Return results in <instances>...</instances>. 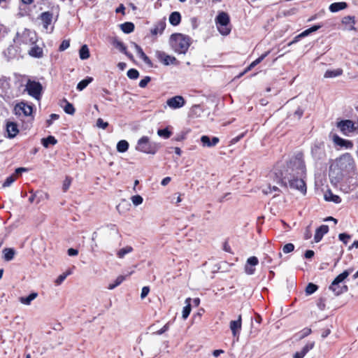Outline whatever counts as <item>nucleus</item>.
I'll list each match as a JSON object with an SVG mask.
<instances>
[{
	"mask_svg": "<svg viewBox=\"0 0 358 358\" xmlns=\"http://www.w3.org/2000/svg\"><path fill=\"white\" fill-rule=\"evenodd\" d=\"M131 201H132L133 204L135 206H137L141 205L143 203V199L141 195L137 194V195L132 196L131 197Z\"/></svg>",
	"mask_w": 358,
	"mask_h": 358,
	"instance_id": "43",
	"label": "nucleus"
},
{
	"mask_svg": "<svg viewBox=\"0 0 358 358\" xmlns=\"http://www.w3.org/2000/svg\"><path fill=\"white\" fill-rule=\"evenodd\" d=\"M354 160L349 155H343L337 162V166L343 171H350L354 168Z\"/></svg>",
	"mask_w": 358,
	"mask_h": 358,
	"instance_id": "8",
	"label": "nucleus"
},
{
	"mask_svg": "<svg viewBox=\"0 0 358 358\" xmlns=\"http://www.w3.org/2000/svg\"><path fill=\"white\" fill-rule=\"evenodd\" d=\"M39 19L41 20L43 28L48 31V27L52 21V13L49 11L43 12L40 15Z\"/></svg>",
	"mask_w": 358,
	"mask_h": 358,
	"instance_id": "14",
	"label": "nucleus"
},
{
	"mask_svg": "<svg viewBox=\"0 0 358 358\" xmlns=\"http://www.w3.org/2000/svg\"><path fill=\"white\" fill-rule=\"evenodd\" d=\"M150 292V288L149 287H143L142 288V291H141V299H144L145 296H147V295Z\"/></svg>",
	"mask_w": 358,
	"mask_h": 358,
	"instance_id": "56",
	"label": "nucleus"
},
{
	"mask_svg": "<svg viewBox=\"0 0 358 358\" xmlns=\"http://www.w3.org/2000/svg\"><path fill=\"white\" fill-rule=\"evenodd\" d=\"M43 87L38 82L29 80L25 85V90L32 97L39 100L41 95Z\"/></svg>",
	"mask_w": 358,
	"mask_h": 358,
	"instance_id": "6",
	"label": "nucleus"
},
{
	"mask_svg": "<svg viewBox=\"0 0 358 358\" xmlns=\"http://www.w3.org/2000/svg\"><path fill=\"white\" fill-rule=\"evenodd\" d=\"M329 231V227L327 225H322L316 229L314 240L316 243L320 242L323 236L326 234Z\"/></svg>",
	"mask_w": 358,
	"mask_h": 358,
	"instance_id": "19",
	"label": "nucleus"
},
{
	"mask_svg": "<svg viewBox=\"0 0 358 358\" xmlns=\"http://www.w3.org/2000/svg\"><path fill=\"white\" fill-rule=\"evenodd\" d=\"M350 271L348 270L344 271L342 273L339 274L331 282L332 287H335V285L341 284L343 280L350 275Z\"/></svg>",
	"mask_w": 358,
	"mask_h": 358,
	"instance_id": "28",
	"label": "nucleus"
},
{
	"mask_svg": "<svg viewBox=\"0 0 358 358\" xmlns=\"http://www.w3.org/2000/svg\"><path fill=\"white\" fill-rule=\"evenodd\" d=\"M169 329V322L166 323L162 329L158 330L156 332V334L158 335H161V334H164V332H166V331H168Z\"/></svg>",
	"mask_w": 358,
	"mask_h": 358,
	"instance_id": "57",
	"label": "nucleus"
},
{
	"mask_svg": "<svg viewBox=\"0 0 358 358\" xmlns=\"http://www.w3.org/2000/svg\"><path fill=\"white\" fill-rule=\"evenodd\" d=\"M80 58L83 60L90 57V50L87 45H83L79 50Z\"/></svg>",
	"mask_w": 358,
	"mask_h": 358,
	"instance_id": "33",
	"label": "nucleus"
},
{
	"mask_svg": "<svg viewBox=\"0 0 358 358\" xmlns=\"http://www.w3.org/2000/svg\"><path fill=\"white\" fill-rule=\"evenodd\" d=\"M16 180L15 174L8 177L3 184V187H7L11 185V184Z\"/></svg>",
	"mask_w": 358,
	"mask_h": 358,
	"instance_id": "46",
	"label": "nucleus"
},
{
	"mask_svg": "<svg viewBox=\"0 0 358 358\" xmlns=\"http://www.w3.org/2000/svg\"><path fill=\"white\" fill-rule=\"evenodd\" d=\"M329 289L331 290L335 295L338 296L344 292H346L348 291V287L345 285H335L334 287H332V283L329 286Z\"/></svg>",
	"mask_w": 358,
	"mask_h": 358,
	"instance_id": "26",
	"label": "nucleus"
},
{
	"mask_svg": "<svg viewBox=\"0 0 358 358\" xmlns=\"http://www.w3.org/2000/svg\"><path fill=\"white\" fill-rule=\"evenodd\" d=\"M133 251L134 248L131 245H127L117 250L116 256L117 257V258L122 259L127 255L132 252Z\"/></svg>",
	"mask_w": 358,
	"mask_h": 358,
	"instance_id": "25",
	"label": "nucleus"
},
{
	"mask_svg": "<svg viewBox=\"0 0 358 358\" xmlns=\"http://www.w3.org/2000/svg\"><path fill=\"white\" fill-rule=\"evenodd\" d=\"M269 54V51L268 52H266L265 53L262 54L259 57H258L257 59H256L255 61H253L252 62V66H257V64H259L260 62H262V61H263V59Z\"/></svg>",
	"mask_w": 358,
	"mask_h": 358,
	"instance_id": "48",
	"label": "nucleus"
},
{
	"mask_svg": "<svg viewBox=\"0 0 358 358\" xmlns=\"http://www.w3.org/2000/svg\"><path fill=\"white\" fill-rule=\"evenodd\" d=\"M66 105L64 107V110L65 113L69 115H73L75 113V108L71 103L68 102L67 101H65Z\"/></svg>",
	"mask_w": 358,
	"mask_h": 358,
	"instance_id": "42",
	"label": "nucleus"
},
{
	"mask_svg": "<svg viewBox=\"0 0 358 358\" xmlns=\"http://www.w3.org/2000/svg\"><path fill=\"white\" fill-rule=\"evenodd\" d=\"M340 241L343 242L344 244H347L348 240L350 238V236L347 234H340L338 236Z\"/></svg>",
	"mask_w": 358,
	"mask_h": 358,
	"instance_id": "52",
	"label": "nucleus"
},
{
	"mask_svg": "<svg viewBox=\"0 0 358 358\" xmlns=\"http://www.w3.org/2000/svg\"><path fill=\"white\" fill-rule=\"evenodd\" d=\"M132 44L134 46L138 56H141L143 54H144L143 49L138 45H137L136 43H132Z\"/></svg>",
	"mask_w": 358,
	"mask_h": 358,
	"instance_id": "58",
	"label": "nucleus"
},
{
	"mask_svg": "<svg viewBox=\"0 0 358 358\" xmlns=\"http://www.w3.org/2000/svg\"><path fill=\"white\" fill-rule=\"evenodd\" d=\"M127 76L130 78V79H137L139 76V73L138 71L135 69H129L128 71H127Z\"/></svg>",
	"mask_w": 358,
	"mask_h": 358,
	"instance_id": "44",
	"label": "nucleus"
},
{
	"mask_svg": "<svg viewBox=\"0 0 358 358\" xmlns=\"http://www.w3.org/2000/svg\"><path fill=\"white\" fill-rule=\"evenodd\" d=\"M161 148L159 143L151 141L150 138L145 136H142L138 140L136 145V150L149 155H155Z\"/></svg>",
	"mask_w": 358,
	"mask_h": 358,
	"instance_id": "3",
	"label": "nucleus"
},
{
	"mask_svg": "<svg viewBox=\"0 0 358 358\" xmlns=\"http://www.w3.org/2000/svg\"><path fill=\"white\" fill-rule=\"evenodd\" d=\"M38 293L37 292H31L29 296H21L19 298V301L25 306H29L31 305V302L36 299L38 297Z\"/></svg>",
	"mask_w": 358,
	"mask_h": 358,
	"instance_id": "23",
	"label": "nucleus"
},
{
	"mask_svg": "<svg viewBox=\"0 0 358 358\" xmlns=\"http://www.w3.org/2000/svg\"><path fill=\"white\" fill-rule=\"evenodd\" d=\"M157 57L164 62L165 65H169L170 64H173L176 59L174 57H171L169 55H167L164 52L157 51L156 52Z\"/></svg>",
	"mask_w": 358,
	"mask_h": 358,
	"instance_id": "17",
	"label": "nucleus"
},
{
	"mask_svg": "<svg viewBox=\"0 0 358 358\" xmlns=\"http://www.w3.org/2000/svg\"><path fill=\"white\" fill-rule=\"evenodd\" d=\"M166 27V22L164 20H159L157 22L154 27L151 29L150 32L152 35L156 36L157 34H162Z\"/></svg>",
	"mask_w": 358,
	"mask_h": 358,
	"instance_id": "20",
	"label": "nucleus"
},
{
	"mask_svg": "<svg viewBox=\"0 0 358 358\" xmlns=\"http://www.w3.org/2000/svg\"><path fill=\"white\" fill-rule=\"evenodd\" d=\"M150 81V78L149 76H145L143 79H142L139 82V87H141L142 88L145 87Z\"/></svg>",
	"mask_w": 358,
	"mask_h": 358,
	"instance_id": "53",
	"label": "nucleus"
},
{
	"mask_svg": "<svg viewBox=\"0 0 358 358\" xmlns=\"http://www.w3.org/2000/svg\"><path fill=\"white\" fill-rule=\"evenodd\" d=\"M67 253L69 256H76L78 254V250L74 248H69L67 250Z\"/></svg>",
	"mask_w": 358,
	"mask_h": 358,
	"instance_id": "61",
	"label": "nucleus"
},
{
	"mask_svg": "<svg viewBox=\"0 0 358 358\" xmlns=\"http://www.w3.org/2000/svg\"><path fill=\"white\" fill-rule=\"evenodd\" d=\"M157 134L159 136L164 138L168 139L171 137L172 133L169 130L168 128H165L163 129H158L157 130Z\"/></svg>",
	"mask_w": 358,
	"mask_h": 358,
	"instance_id": "41",
	"label": "nucleus"
},
{
	"mask_svg": "<svg viewBox=\"0 0 358 358\" xmlns=\"http://www.w3.org/2000/svg\"><path fill=\"white\" fill-rule=\"evenodd\" d=\"M229 22V16L225 12H221L217 16L215 19L216 25L222 35L227 36L230 33Z\"/></svg>",
	"mask_w": 358,
	"mask_h": 358,
	"instance_id": "5",
	"label": "nucleus"
},
{
	"mask_svg": "<svg viewBox=\"0 0 358 358\" xmlns=\"http://www.w3.org/2000/svg\"><path fill=\"white\" fill-rule=\"evenodd\" d=\"M13 41L17 45H34L37 41V37L34 31L24 29L17 33Z\"/></svg>",
	"mask_w": 358,
	"mask_h": 358,
	"instance_id": "4",
	"label": "nucleus"
},
{
	"mask_svg": "<svg viewBox=\"0 0 358 358\" xmlns=\"http://www.w3.org/2000/svg\"><path fill=\"white\" fill-rule=\"evenodd\" d=\"M113 44L120 52H123L129 59L132 61L134 60V56L132 55V54L127 51V48L122 42L118 40H115Z\"/></svg>",
	"mask_w": 358,
	"mask_h": 358,
	"instance_id": "21",
	"label": "nucleus"
},
{
	"mask_svg": "<svg viewBox=\"0 0 358 358\" xmlns=\"http://www.w3.org/2000/svg\"><path fill=\"white\" fill-rule=\"evenodd\" d=\"M166 104L172 109L182 108L185 104V101L182 96H175L166 101Z\"/></svg>",
	"mask_w": 358,
	"mask_h": 358,
	"instance_id": "9",
	"label": "nucleus"
},
{
	"mask_svg": "<svg viewBox=\"0 0 358 358\" xmlns=\"http://www.w3.org/2000/svg\"><path fill=\"white\" fill-rule=\"evenodd\" d=\"M169 43L174 52L185 54L191 45V38L182 34L176 33L171 36Z\"/></svg>",
	"mask_w": 358,
	"mask_h": 358,
	"instance_id": "2",
	"label": "nucleus"
},
{
	"mask_svg": "<svg viewBox=\"0 0 358 358\" xmlns=\"http://www.w3.org/2000/svg\"><path fill=\"white\" fill-rule=\"evenodd\" d=\"M314 346H315L314 341H308L300 351L294 353V355H293V357L294 358H303L306 356V355L314 348Z\"/></svg>",
	"mask_w": 358,
	"mask_h": 358,
	"instance_id": "13",
	"label": "nucleus"
},
{
	"mask_svg": "<svg viewBox=\"0 0 358 358\" xmlns=\"http://www.w3.org/2000/svg\"><path fill=\"white\" fill-rule=\"evenodd\" d=\"M59 118V115L57 114H51L50 116V119L47 120V123L48 125H50L53 120H57Z\"/></svg>",
	"mask_w": 358,
	"mask_h": 358,
	"instance_id": "60",
	"label": "nucleus"
},
{
	"mask_svg": "<svg viewBox=\"0 0 358 358\" xmlns=\"http://www.w3.org/2000/svg\"><path fill=\"white\" fill-rule=\"evenodd\" d=\"M220 141V139L219 138L217 137H213L211 139L210 138V137L208 136H202L201 137V142L202 143V145L203 147H208V148H211V147H214Z\"/></svg>",
	"mask_w": 358,
	"mask_h": 358,
	"instance_id": "16",
	"label": "nucleus"
},
{
	"mask_svg": "<svg viewBox=\"0 0 358 358\" xmlns=\"http://www.w3.org/2000/svg\"><path fill=\"white\" fill-rule=\"evenodd\" d=\"M348 7V4L346 2L341 1V2H336L331 3L329 9L331 13H336L340 10H344Z\"/></svg>",
	"mask_w": 358,
	"mask_h": 358,
	"instance_id": "24",
	"label": "nucleus"
},
{
	"mask_svg": "<svg viewBox=\"0 0 358 358\" xmlns=\"http://www.w3.org/2000/svg\"><path fill=\"white\" fill-rule=\"evenodd\" d=\"M241 315H240L236 320L230 322V329L234 336H238L241 329Z\"/></svg>",
	"mask_w": 358,
	"mask_h": 358,
	"instance_id": "15",
	"label": "nucleus"
},
{
	"mask_svg": "<svg viewBox=\"0 0 358 358\" xmlns=\"http://www.w3.org/2000/svg\"><path fill=\"white\" fill-rule=\"evenodd\" d=\"M67 274H61L57 277V278L55 280V282L57 285H59L62 283V282L66 278Z\"/></svg>",
	"mask_w": 358,
	"mask_h": 358,
	"instance_id": "54",
	"label": "nucleus"
},
{
	"mask_svg": "<svg viewBox=\"0 0 358 358\" xmlns=\"http://www.w3.org/2000/svg\"><path fill=\"white\" fill-rule=\"evenodd\" d=\"M6 131L10 138H14L18 134L17 125L14 122H8L6 124Z\"/></svg>",
	"mask_w": 358,
	"mask_h": 358,
	"instance_id": "22",
	"label": "nucleus"
},
{
	"mask_svg": "<svg viewBox=\"0 0 358 358\" xmlns=\"http://www.w3.org/2000/svg\"><path fill=\"white\" fill-rule=\"evenodd\" d=\"M352 22L353 24H355V17L351 16H346L343 19V22L345 24H348Z\"/></svg>",
	"mask_w": 358,
	"mask_h": 358,
	"instance_id": "59",
	"label": "nucleus"
},
{
	"mask_svg": "<svg viewBox=\"0 0 358 358\" xmlns=\"http://www.w3.org/2000/svg\"><path fill=\"white\" fill-rule=\"evenodd\" d=\"M330 333H331V329L329 328H327L322 331V337L324 338L327 337L330 334Z\"/></svg>",
	"mask_w": 358,
	"mask_h": 358,
	"instance_id": "62",
	"label": "nucleus"
},
{
	"mask_svg": "<svg viewBox=\"0 0 358 358\" xmlns=\"http://www.w3.org/2000/svg\"><path fill=\"white\" fill-rule=\"evenodd\" d=\"M69 45H70L69 41L64 40L62 41V43H61L60 46H59V50L64 51V50H66L69 47Z\"/></svg>",
	"mask_w": 358,
	"mask_h": 358,
	"instance_id": "55",
	"label": "nucleus"
},
{
	"mask_svg": "<svg viewBox=\"0 0 358 358\" xmlns=\"http://www.w3.org/2000/svg\"><path fill=\"white\" fill-rule=\"evenodd\" d=\"M317 306L319 307V308L320 310H324L325 308V303H324V300L323 299H320V301H318L317 303Z\"/></svg>",
	"mask_w": 358,
	"mask_h": 358,
	"instance_id": "63",
	"label": "nucleus"
},
{
	"mask_svg": "<svg viewBox=\"0 0 358 358\" xmlns=\"http://www.w3.org/2000/svg\"><path fill=\"white\" fill-rule=\"evenodd\" d=\"M0 96L6 101H10L13 98L9 79L0 78Z\"/></svg>",
	"mask_w": 358,
	"mask_h": 358,
	"instance_id": "7",
	"label": "nucleus"
},
{
	"mask_svg": "<svg viewBox=\"0 0 358 358\" xmlns=\"http://www.w3.org/2000/svg\"><path fill=\"white\" fill-rule=\"evenodd\" d=\"M337 127L344 134H348L355 130V124L353 122L349 120L339 122Z\"/></svg>",
	"mask_w": 358,
	"mask_h": 358,
	"instance_id": "11",
	"label": "nucleus"
},
{
	"mask_svg": "<svg viewBox=\"0 0 358 358\" xmlns=\"http://www.w3.org/2000/svg\"><path fill=\"white\" fill-rule=\"evenodd\" d=\"M190 298H187L185 300L186 306L183 308L182 310V318L184 320L187 319L191 312V304H190Z\"/></svg>",
	"mask_w": 358,
	"mask_h": 358,
	"instance_id": "34",
	"label": "nucleus"
},
{
	"mask_svg": "<svg viewBox=\"0 0 358 358\" xmlns=\"http://www.w3.org/2000/svg\"><path fill=\"white\" fill-rule=\"evenodd\" d=\"M121 29L126 34L132 32L134 29V24L132 22H127L120 24Z\"/></svg>",
	"mask_w": 358,
	"mask_h": 358,
	"instance_id": "35",
	"label": "nucleus"
},
{
	"mask_svg": "<svg viewBox=\"0 0 358 358\" xmlns=\"http://www.w3.org/2000/svg\"><path fill=\"white\" fill-rule=\"evenodd\" d=\"M71 183V179L69 177H66L63 182L62 189L64 192H66Z\"/></svg>",
	"mask_w": 358,
	"mask_h": 358,
	"instance_id": "50",
	"label": "nucleus"
},
{
	"mask_svg": "<svg viewBox=\"0 0 358 358\" xmlns=\"http://www.w3.org/2000/svg\"><path fill=\"white\" fill-rule=\"evenodd\" d=\"M3 257L6 261H10L13 259L15 255V251L12 248H5L3 250Z\"/></svg>",
	"mask_w": 358,
	"mask_h": 358,
	"instance_id": "38",
	"label": "nucleus"
},
{
	"mask_svg": "<svg viewBox=\"0 0 358 358\" xmlns=\"http://www.w3.org/2000/svg\"><path fill=\"white\" fill-rule=\"evenodd\" d=\"M303 110L302 109H301V108H298L294 112V115H296L297 117V118L299 119L303 115Z\"/></svg>",
	"mask_w": 358,
	"mask_h": 358,
	"instance_id": "64",
	"label": "nucleus"
},
{
	"mask_svg": "<svg viewBox=\"0 0 358 358\" xmlns=\"http://www.w3.org/2000/svg\"><path fill=\"white\" fill-rule=\"evenodd\" d=\"M57 143V141L52 136H49L46 138L42 139V144L45 148H48L50 145H55Z\"/></svg>",
	"mask_w": 358,
	"mask_h": 358,
	"instance_id": "40",
	"label": "nucleus"
},
{
	"mask_svg": "<svg viewBox=\"0 0 358 358\" xmlns=\"http://www.w3.org/2000/svg\"><path fill=\"white\" fill-rule=\"evenodd\" d=\"M181 20V15L178 12H173L169 16V22L173 25L177 26L180 24Z\"/></svg>",
	"mask_w": 358,
	"mask_h": 358,
	"instance_id": "30",
	"label": "nucleus"
},
{
	"mask_svg": "<svg viewBox=\"0 0 358 358\" xmlns=\"http://www.w3.org/2000/svg\"><path fill=\"white\" fill-rule=\"evenodd\" d=\"M92 81L93 78L87 76L86 78L78 83L76 88L78 91H82Z\"/></svg>",
	"mask_w": 358,
	"mask_h": 358,
	"instance_id": "31",
	"label": "nucleus"
},
{
	"mask_svg": "<svg viewBox=\"0 0 358 358\" xmlns=\"http://www.w3.org/2000/svg\"><path fill=\"white\" fill-rule=\"evenodd\" d=\"M317 289V286L313 283H309L306 288V293L308 295L313 294Z\"/></svg>",
	"mask_w": 358,
	"mask_h": 358,
	"instance_id": "45",
	"label": "nucleus"
},
{
	"mask_svg": "<svg viewBox=\"0 0 358 358\" xmlns=\"http://www.w3.org/2000/svg\"><path fill=\"white\" fill-rule=\"evenodd\" d=\"M259 264L257 257L253 256L247 259L244 267L245 273L247 275H253L255 272V266Z\"/></svg>",
	"mask_w": 358,
	"mask_h": 358,
	"instance_id": "10",
	"label": "nucleus"
},
{
	"mask_svg": "<svg viewBox=\"0 0 358 358\" xmlns=\"http://www.w3.org/2000/svg\"><path fill=\"white\" fill-rule=\"evenodd\" d=\"M343 71L341 69L327 70L325 72L324 77L325 78H332L338 77V76H341L343 74Z\"/></svg>",
	"mask_w": 358,
	"mask_h": 358,
	"instance_id": "29",
	"label": "nucleus"
},
{
	"mask_svg": "<svg viewBox=\"0 0 358 358\" xmlns=\"http://www.w3.org/2000/svg\"><path fill=\"white\" fill-rule=\"evenodd\" d=\"M312 155L317 159H322L324 157V152L320 145H315L312 148Z\"/></svg>",
	"mask_w": 358,
	"mask_h": 358,
	"instance_id": "27",
	"label": "nucleus"
},
{
	"mask_svg": "<svg viewBox=\"0 0 358 358\" xmlns=\"http://www.w3.org/2000/svg\"><path fill=\"white\" fill-rule=\"evenodd\" d=\"M129 148V143L125 140L120 141L117 144V150L120 152H124Z\"/></svg>",
	"mask_w": 358,
	"mask_h": 358,
	"instance_id": "37",
	"label": "nucleus"
},
{
	"mask_svg": "<svg viewBox=\"0 0 358 358\" xmlns=\"http://www.w3.org/2000/svg\"><path fill=\"white\" fill-rule=\"evenodd\" d=\"M16 114L21 115L23 113L25 116H29L32 113V106L24 102H21L15 106Z\"/></svg>",
	"mask_w": 358,
	"mask_h": 358,
	"instance_id": "12",
	"label": "nucleus"
},
{
	"mask_svg": "<svg viewBox=\"0 0 358 358\" xmlns=\"http://www.w3.org/2000/svg\"><path fill=\"white\" fill-rule=\"evenodd\" d=\"M333 141L334 143L340 147H345L346 148H351L353 144L351 141L345 140L339 137L338 135L333 136Z\"/></svg>",
	"mask_w": 358,
	"mask_h": 358,
	"instance_id": "18",
	"label": "nucleus"
},
{
	"mask_svg": "<svg viewBox=\"0 0 358 358\" xmlns=\"http://www.w3.org/2000/svg\"><path fill=\"white\" fill-rule=\"evenodd\" d=\"M294 249V245L292 243H287L284 245L282 251L284 253H289Z\"/></svg>",
	"mask_w": 358,
	"mask_h": 358,
	"instance_id": "49",
	"label": "nucleus"
},
{
	"mask_svg": "<svg viewBox=\"0 0 358 358\" xmlns=\"http://www.w3.org/2000/svg\"><path fill=\"white\" fill-rule=\"evenodd\" d=\"M290 166L293 173H289L290 177L287 173L285 175L282 173V178L278 182L282 186L286 187L289 183L291 188L298 189L303 194L306 192V186L304 180L301 177L306 173V166L301 154H298L293 159L290 161Z\"/></svg>",
	"mask_w": 358,
	"mask_h": 358,
	"instance_id": "1",
	"label": "nucleus"
},
{
	"mask_svg": "<svg viewBox=\"0 0 358 358\" xmlns=\"http://www.w3.org/2000/svg\"><path fill=\"white\" fill-rule=\"evenodd\" d=\"M96 126L99 128L105 129L108 126V123L107 122H104L101 118H99L96 120Z\"/></svg>",
	"mask_w": 358,
	"mask_h": 358,
	"instance_id": "51",
	"label": "nucleus"
},
{
	"mask_svg": "<svg viewBox=\"0 0 358 358\" xmlns=\"http://www.w3.org/2000/svg\"><path fill=\"white\" fill-rule=\"evenodd\" d=\"M126 279V276L124 275H119L117 277L113 283H110L108 285V289H113L116 287L119 286L124 280Z\"/></svg>",
	"mask_w": 358,
	"mask_h": 358,
	"instance_id": "39",
	"label": "nucleus"
},
{
	"mask_svg": "<svg viewBox=\"0 0 358 358\" xmlns=\"http://www.w3.org/2000/svg\"><path fill=\"white\" fill-rule=\"evenodd\" d=\"M324 198L326 201H333L336 203H339L341 201L340 196L333 194L331 192L326 193Z\"/></svg>",
	"mask_w": 358,
	"mask_h": 358,
	"instance_id": "36",
	"label": "nucleus"
},
{
	"mask_svg": "<svg viewBox=\"0 0 358 358\" xmlns=\"http://www.w3.org/2000/svg\"><path fill=\"white\" fill-rule=\"evenodd\" d=\"M29 54L31 57L40 58L43 56V50L38 46H34L29 50Z\"/></svg>",
	"mask_w": 358,
	"mask_h": 358,
	"instance_id": "32",
	"label": "nucleus"
},
{
	"mask_svg": "<svg viewBox=\"0 0 358 358\" xmlns=\"http://www.w3.org/2000/svg\"><path fill=\"white\" fill-rule=\"evenodd\" d=\"M312 332L311 329L310 328H304L298 334L299 338L303 339L305 337L308 336Z\"/></svg>",
	"mask_w": 358,
	"mask_h": 358,
	"instance_id": "47",
	"label": "nucleus"
}]
</instances>
